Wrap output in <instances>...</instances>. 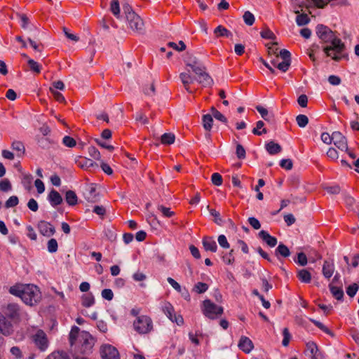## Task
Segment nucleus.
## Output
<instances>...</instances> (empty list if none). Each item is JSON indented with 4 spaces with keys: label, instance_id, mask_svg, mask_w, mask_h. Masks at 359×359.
I'll return each instance as SVG.
<instances>
[{
    "label": "nucleus",
    "instance_id": "c756f323",
    "mask_svg": "<svg viewBox=\"0 0 359 359\" xmlns=\"http://www.w3.org/2000/svg\"><path fill=\"white\" fill-rule=\"evenodd\" d=\"M202 125L203 128L207 131L210 132L212 128L213 118L210 114H205L202 116Z\"/></svg>",
    "mask_w": 359,
    "mask_h": 359
},
{
    "label": "nucleus",
    "instance_id": "aec40b11",
    "mask_svg": "<svg viewBox=\"0 0 359 359\" xmlns=\"http://www.w3.org/2000/svg\"><path fill=\"white\" fill-rule=\"evenodd\" d=\"M47 198H48V201H49L50 204L53 207H55L57 205H60L63 201L60 193L55 189H52L49 192Z\"/></svg>",
    "mask_w": 359,
    "mask_h": 359
},
{
    "label": "nucleus",
    "instance_id": "5fc2aeb1",
    "mask_svg": "<svg viewBox=\"0 0 359 359\" xmlns=\"http://www.w3.org/2000/svg\"><path fill=\"white\" fill-rule=\"evenodd\" d=\"M88 154L90 155V156L92 157L93 158H94L95 160H100L101 159L100 153L96 147H95L93 146H90L88 147Z\"/></svg>",
    "mask_w": 359,
    "mask_h": 359
},
{
    "label": "nucleus",
    "instance_id": "393cba45",
    "mask_svg": "<svg viewBox=\"0 0 359 359\" xmlns=\"http://www.w3.org/2000/svg\"><path fill=\"white\" fill-rule=\"evenodd\" d=\"M265 148L268 153L271 155H275L280 153L282 150L280 145L273 141H270L265 145Z\"/></svg>",
    "mask_w": 359,
    "mask_h": 359
},
{
    "label": "nucleus",
    "instance_id": "f8f14e48",
    "mask_svg": "<svg viewBox=\"0 0 359 359\" xmlns=\"http://www.w3.org/2000/svg\"><path fill=\"white\" fill-rule=\"evenodd\" d=\"M34 341L36 346L41 350L45 351L48 346L46 334L42 330H39L34 336Z\"/></svg>",
    "mask_w": 359,
    "mask_h": 359
},
{
    "label": "nucleus",
    "instance_id": "338daca9",
    "mask_svg": "<svg viewBox=\"0 0 359 359\" xmlns=\"http://www.w3.org/2000/svg\"><path fill=\"white\" fill-rule=\"evenodd\" d=\"M280 165L287 170H290L292 168L293 163L291 159H282L280 162Z\"/></svg>",
    "mask_w": 359,
    "mask_h": 359
},
{
    "label": "nucleus",
    "instance_id": "b1692460",
    "mask_svg": "<svg viewBox=\"0 0 359 359\" xmlns=\"http://www.w3.org/2000/svg\"><path fill=\"white\" fill-rule=\"evenodd\" d=\"M328 287L331 294L337 300H343L344 293L341 287L334 286L332 283H330Z\"/></svg>",
    "mask_w": 359,
    "mask_h": 359
},
{
    "label": "nucleus",
    "instance_id": "4d7b16f0",
    "mask_svg": "<svg viewBox=\"0 0 359 359\" xmlns=\"http://www.w3.org/2000/svg\"><path fill=\"white\" fill-rule=\"evenodd\" d=\"M10 353L14 359H21L23 357L22 352L18 346H13L10 349Z\"/></svg>",
    "mask_w": 359,
    "mask_h": 359
},
{
    "label": "nucleus",
    "instance_id": "69168bd1",
    "mask_svg": "<svg viewBox=\"0 0 359 359\" xmlns=\"http://www.w3.org/2000/svg\"><path fill=\"white\" fill-rule=\"evenodd\" d=\"M218 243L224 249H229L230 248V245L226 239V237L224 235H219L217 238Z\"/></svg>",
    "mask_w": 359,
    "mask_h": 359
},
{
    "label": "nucleus",
    "instance_id": "f257e3e1",
    "mask_svg": "<svg viewBox=\"0 0 359 359\" xmlns=\"http://www.w3.org/2000/svg\"><path fill=\"white\" fill-rule=\"evenodd\" d=\"M316 32L318 38L324 43H330L331 46L323 48L327 56H331L330 51L335 52L332 59L339 61L344 55L342 54L345 49V45L341 40L337 38L334 33L327 26L319 24L316 27Z\"/></svg>",
    "mask_w": 359,
    "mask_h": 359
},
{
    "label": "nucleus",
    "instance_id": "2eb2a0df",
    "mask_svg": "<svg viewBox=\"0 0 359 359\" xmlns=\"http://www.w3.org/2000/svg\"><path fill=\"white\" fill-rule=\"evenodd\" d=\"M5 314L12 320H18L20 317V309L19 305L11 303L5 308Z\"/></svg>",
    "mask_w": 359,
    "mask_h": 359
},
{
    "label": "nucleus",
    "instance_id": "e2e57ef3",
    "mask_svg": "<svg viewBox=\"0 0 359 359\" xmlns=\"http://www.w3.org/2000/svg\"><path fill=\"white\" fill-rule=\"evenodd\" d=\"M168 46L177 51H182L186 49V45L182 41H179V46L175 42H169Z\"/></svg>",
    "mask_w": 359,
    "mask_h": 359
},
{
    "label": "nucleus",
    "instance_id": "7c9ffc66",
    "mask_svg": "<svg viewBox=\"0 0 359 359\" xmlns=\"http://www.w3.org/2000/svg\"><path fill=\"white\" fill-rule=\"evenodd\" d=\"M297 277L299 280L304 283H309L311 280V273L307 269H300L297 272Z\"/></svg>",
    "mask_w": 359,
    "mask_h": 359
},
{
    "label": "nucleus",
    "instance_id": "2f4dec72",
    "mask_svg": "<svg viewBox=\"0 0 359 359\" xmlns=\"http://www.w3.org/2000/svg\"><path fill=\"white\" fill-rule=\"evenodd\" d=\"M79 166L83 169H97L98 164L93 160L85 158L82 161L79 162Z\"/></svg>",
    "mask_w": 359,
    "mask_h": 359
},
{
    "label": "nucleus",
    "instance_id": "cd10ccee",
    "mask_svg": "<svg viewBox=\"0 0 359 359\" xmlns=\"http://www.w3.org/2000/svg\"><path fill=\"white\" fill-rule=\"evenodd\" d=\"M17 15L19 17L20 20L21 27L24 29L28 30L29 32L36 30V28L34 26L29 25V18L25 14L18 13Z\"/></svg>",
    "mask_w": 359,
    "mask_h": 359
},
{
    "label": "nucleus",
    "instance_id": "f03ea898",
    "mask_svg": "<svg viewBox=\"0 0 359 359\" xmlns=\"http://www.w3.org/2000/svg\"><path fill=\"white\" fill-rule=\"evenodd\" d=\"M9 292L20 297L25 304L31 306L36 305L41 299L39 288L33 284L12 286L9 289Z\"/></svg>",
    "mask_w": 359,
    "mask_h": 359
},
{
    "label": "nucleus",
    "instance_id": "4be33fe9",
    "mask_svg": "<svg viewBox=\"0 0 359 359\" xmlns=\"http://www.w3.org/2000/svg\"><path fill=\"white\" fill-rule=\"evenodd\" d=\"M202 244L206 251L215 252L217 250V245L215 241L212 237L205 236L202 240Z\"/></svg>",
    "mask_w": 359,
    "mask_h": 359
},
{
    "label": "nucleus",
    "instance_id": "a18cd8bd",
    "mask_svg": "<svg viewBox=\"0 0 359 359\" xmlns=\"http://www.w3.org/2000/svg\"><path fill=\"white\" fill-rule=\"evenodd\" d=\"M243 18L245 23L248 26L252 25L255 20L254 15L248 11L244 13Z\"/></svg>",
    "mask_w": 359,
    "mask_h": 359
},
{
    "label": "nucleus",
    "instance_id": "0e129e2a",
    "mask_svg": "<svg viewBox=\"0 0 359 359\" xmlns=\"http://www.w3.org/2000/svg\"><path fill=\"white\" fill-rule=\"evenodd\" d=\"M62 143L67 147L72 148L76 144L75 140L70 136H65L62 139Z\"/></svg>",
    "mask_w": 359,
    "mask_h": 359
},
{
    "label": "nucleus",
    "instance_id": "423d86ee",
    "mask_svg": "<svg viewBox=\"0 0 359 359\" xmlns=\"http://www.w3.org/2000/svg\"><path fill=\"white\" fill-rule=\"evenodd\" d=\"M162 311L165 315L173 323H176L177 325H181L184 323V319L182 316H176L175 313V309L172 305L168 302H164L161 306Z\"/></svg>",
    "mask_w": 359,
    "mask_h": 359
},
{
    "label": "nucleus",
    "instance_id": "c03bdc74",
    "mask_svg": "<svg viewBox=\"0 0 359 359\" xmlns=\"http://www.w3.org/2000/svg\"><path fill=\"white\" fill-rule=\"evenodd\" d=\"M47 249L50 253H55L57 251L58 244L55 238H50L47 243Z\"/></svg>",
    "mask_w": 359,
    "mask_h": 359
},
{
    "label": "nucleus",
    "instance_id": "774afa93",
    "mask_svg": "<svg viewBox=\"0 0 359 359\" xmlns=\"http://www.w3.org/2000/svg\"><path fill=\"white\" fill-rule=\"evenodd\" d=\"M290 65L291 61L283 60V62L277 64L276 67L283 72H285L288 70Z\"/></svg>",
    "mask_w": 359,
    "mask_h": 359
},
{
    "label": "nucleus",
    "instance_id": "39448f33",
    "mask_svg": "<svg viewBox=\"0 0 359 359\" xmlns=\"http://www.w3.org/2000/svg\"><path fill=\"white\" fill-rule=\"evenodd\" d=\"M81 348L79 351L84 355L89 354L94 345L92 336L88 332H83L79 336Z\"/></svg>",
    "mask_w": 359,
    "mask_h": 359
},
{
    "label": "nucleus",
    "instance_id": "412c9836",
    "mask_svg": "<svg viewBox=\"0 0 359 359\" xmlns=\"http://www.w3.org/2000/svg\"><path fill=\"white\" fill-rule=\"evenodd\" d=\"M334 271V265L333 260H325L323 263L322 269L323 276L327 279H330L332 276Z\"/></svg>",
    "mask_w": 359,
    "mask_h": 359
},
{
    "label": "nucleus",
    "instance_id": "473e14b6",
    "mask_svg": "<svg viewBox=\"0 0 359 359\" xmlns=\"http://www.w3.org/2000/svg\"><path fill=\"white\" fill-rule=\"evenodd\" d=\"M65 201L69 205L73 206L77 204L78 198L74 191L69 190L65 194Z\"/></svg>",
    "mask_w": 359,
    "mask_h": 359
},
{
    "label": "nucleus",
    "instance_id": "09e8293b",
    "mask_svg": "<svg viewBox=\"0 0 359 359\" xmlns=\"http://www.w3.org/2000/svg\"><path fill=\"white\" fill-rule=\"evenodd\" d=\"M45 359H69V358L66 353L57 351L52 353Z\"/></svg>",
    "mask_w": 359,
    "mask_h": 359
},
{
    "label": "nucleus",
    "instance_id": "603ef678",
    "mask_svg": "<svg viewBox=\"0 0 359 359\" xmlns=\"http://www.w3.org/2000/svg\"><path fill=\"white\" fill-rule=\"evenodd\" d=\"M310 320L323 332H324L331 336L334 335L333 333L325 325H324L321 322L314 320V319H312V318H310Z\"/></svg>",
    "mask_w": 359,
    "mask_h": 359
},
{
    "label": "nucleus",
    "instance_id": "c85d7f7f",
    "mask_svg": "<svg viewBox=\"0 0 359 359\" xmlns=\"http://www.w3.org/2000/svg\"><path fill=\"white\" fill-rule=\"evenodd\" d=\"M297 16L296 17V23L298 26L302 27L309 24L311 21L308 15L306 13L299 14V11H294Z\"/></svg>",
    "mask_w": 359,
    "mask_h": 359
},
{
    "label": "nucleus",
    "instance_id": "9d476101",
    "mask_svg": "<svg viewBox=\"0 0 359 359\" xmlns=\"http://www.w3.org/2000/svg\"><path fill=\"white\" fill-rule=\"evenodd\" d=\"M184 61L186 65L191 67L194 73H198L204 67L198 59L189 52L187 53Z\"/></svg>",
    "mask_w": 359,
    "mask_h": 359
},
{
    "label": "nucleus",
    "instance_id": "20e7f679",
    "mask_svg": "<svg viewBox=\"0 0 359 359\" xmlns=\"http://www.w3.org/2000/svg\"><path fill=\"white\" fill-rule=\"evenodd\" d=\"M133 327L139 334H147L153 329V322L147 316H140L133 323Z\"/></svg>",
    "mask_w": 359,
    "mask_h": 359
},
{
    "label": "nucleus",
    "instance_id": "bb28decb",
    "mask_svg": "<svg viewBox=\"0 0 359 359\" xmlns=\"http://www.w3.org/2000/svg\"><path fill=\"white\" fill-rule=\"evenodd\" d=\"M11 148L16 151L18 157H22L25 152V147L23 143L20 141H14L12 142Z\"/></svg>",
    "mask_w": 359,
    "mask_h": 359
},
{
    "label": "nucleus",
    "instance_id": "4468645a",
    "mask_svg": "<svg viewBox=\"0 0 359 359\" xmlns=\"http://www.w3.org/2000/svg\"><path fill=\"white\" fill-rule=\"evenodd\" d=\"M39 232L44 236L50 237L55 233V229L50 222L41 220L38 224Z\"/></svg>",
    "mask_w": 359,
    "mask_h": 359
},
{
    "label": "nucleus",
    "instance_id": "6e6552de",
    "mask_svg": "<svg viewBox=\"0 0 359 359\" xmlns=\"http://www.w3.org/2000/svg\"><path fill=\"white\" fill-rule=\"evenodd\" d=\"M85 199L89 203H97L100 200L101 196L97 191L95 185L90 184L84 187L83 192Z\"/></svg>",
    "mask_w": 359,
    "mask_h": 359
},
{
    "label": "nucleus",
    "instance_id": "5701e85b",
    "mask_svg": "<svg viewBox=\"0 0 359 359\" xmlns=\"http://www.w3.org/2000/svg\"><path fill=\"white\" fill-rule=\"evenodd\" d=\"M180 80H181L182 83H183L186 90L191 93V91L189 87V85L194 82V81L195 80V78L192 77L190 75L189 72H182L180 74Z\"/></svg>",
    "mask_w": 359,
    "mask_h": 359
},
{
    "label": "nucleus",
    "instance_id": "4c0bfd02",
    "mask_svg": "<svg viewBox=\"0 0 359 359\" xmlns=\"http://www.w3.org/2000/svg\"><path fill=\"white\" fill-rule=\"evenodd\" d=\"M79 328L76 326H73L69 333V343L71 346H73L76 342L77 338L79 339Z\"/></svg>",
    "mask_w": 359,
    "mask_h": 359
},
{
    "label": "nucleus",
    "instance_id": "de8ad7c7",
    "mask_svg": "<svg viewBox=\"0 0 359 359\" xmlns=\"http://www.w3.org/2000/svg\"><path fill=\"white\" fill-rule=\"evenodd\" d=\"M359 290V284L354 283L346 288V293L350 297H353Z\"/></svg>",
    "mask_w": 359,
    "mask_h": 359
},
{
    "label": "nucleus",
    "instance_id": "a211bd4d",
    "mask_svg": "<svg viewBox=\"0 0 359 359\" xmlns=\"http://www.w3.org/2000/svg\"><path fill=\"white\" fill-rule=\"evenodd\" d=\"M238 347L241 350L246 353H249L254 348L252 341L247 337H241L239 342Z\"/></svg>",
    "mask_w": 359,
    "mask_h": 359
},
{
    "label": "nucleus",
    "instance_id": "8fccbe9b",
    "mask_svg": "<svg viewBox=\"0 0 359 359\" xmlns=\"http://www.w3.org/2000/svg\"><path fill=\"white\" fill-rule=\"evenodd\" d=\"M222 259L226 264H233L235 259L233 257V250H231L228 253H226L222 256Z\"/></svg>",
    "mask_w": 359,
    "mask_h": 359
},
{
    "label": "nucleus",
    "instance_id": "052dcab7",
    "mask_svg": "<svg viewBox=\"0 0 359 359\" xmlns=\"http://www.w3.org/2000/svg\"><path fill=\"white\" fill-rule=\"evenodd\" d=\"M211 181L214 185L219 187L222 184V177L219 173L215 172L211 176Z\"/></svg>",
    "mask_w": 359,
    "mask_h": 359
},
{
    "label": "nucleus",
    "instance_id": "e433bc0d",
    "mask_svg": "<svg viewBox=\"0 0 359 359\" xmlns=\"http://www.w3.org/2000/svg\"><path fill=\"white\" fill-rule=\"evenodd\" d=\"M95 304V298L93 295L90 293L87 294H83L82 296V305L84 307H90Z\"/></svg>",
    "mask_w": 359,
    "mask_h": 359
},
{
    "label": "nucleus",
    "instance_id": "58836bf2",
    "mask_svg": "<svg viewBox=\"0 0 359 359\" xmlns=\"http://www.w3.org/2000/svg\"><path fill=\"white\" fill-rule=\"evenodd\" d=\"M343 198L346 207L350 210H353L355 204V199L346 193H343Z\"/></svg>",
    "mask_w": 359,
    "mask_h": 359
},
{
    "label": "nucleus",
    "instance_id": "49530a36",
    "mask_svg": "<svg viewBox=\"0 0 359 359\" xmlns=\"http://www.w3.org/2000/svg\"><path fill=\"white\" fill-rule=\"evenodd\" d=\"M157 209L165 217H171L175 215V212L172 211L170 208L165 207L163 205H158Z\"/></svg>",
    "mask_w": 359,
    "mask_h": 359
},
{
    "label": "nucleus",
    "instance_id": "ddd939ff",
    "mask_svg": "<svg viewBox=\"0 0 359 359\" xmlns=\"http://www.w3.org/2000/svg\"><path fill=\"white\" fill-rule=\"evenodd\" d=\"M0 332L4 336H9L13 332V324L0 312Z\"/></svg>",
    "mask_w": 359,
    "mask_h": 359
},
{
    "label": "nucleus",
    "instance_id": "37998d69",
    "mask_svg": "<svg viewBox=\"0 0 359 359\" xmlns=\"http://www.w3.org/2000/svg\"><path fill=\"white\" fill-rule=\"evenodd\" d=\"M296 121L298 126L303 128L309 123V118L304 114H299L297 116Z\"/></svg>",
    "mask_w": 359,
    "mask_h": 359
},
{
    "label": "nucleus",
    "instance_id": "6ab92c4d",
    "mask_svg": "<svg viewBox=\"0 0 359 359\" xmlns=\"http://www.w3.org/2000/svg\"><path fill=\"white\" fill-rule=\"evenodd\" d=\"M258 236L271 248L275 247L277 245V238L271 236L266 231H260L258 233Z\"/></svg>",
    "mask_w": 359,
    "mask_h": 359
},
{
    "label": "nucleus",
    "instance_id": "6e6d98bb",
    "mask_svg": "<svg viewBox=\"0 0 359 359\" xmlns=\"http://www.w3.org/2000/svg\"><path fill=\"white\" fill-rule=\"evenodd\" d=\"M19 203V199L16 196H11L5 203L6 208L15 207Z\"/></svg>",
    "mask_w": 359,
    "mask_h": 359
},
{
    "label": "nucleus",
    "instance_id": "bf43d9fd",
    "mask_svg": "<svg viewBox=\"0 0 359 359\" xmlns=\"http://www.w3.org/2000/svg\"><path fill=\"white\" fill-rule=\"evenodd\" d=\"M12 186L10 181L8 179H4L0 181V191L7 192L11 190Z\"/></svg>",
    "mask_w": 359,
    "mask_h": 359
},
{
    "label": "nucleus",
    "instance_id": "72a5a7b5",
    "mask_svg": "<svg viewBox=\"0 0 359 359\" xmlns=\"http://www.w3.org/2000/svg\"><path fill=\"white\" fill-rule=\"evenodd\" d=\"M38 144L44 149H49L54 142L48 137H41L38 139Z\"/></svg>",
    "mask_w": 359,
    "mask_h": 359
},
{
    "label": "nucleus",
    "instance_id": "dca6fc26",
    "mask_svg": "<svg viewBox=\"0 0 359 359\" xmlns=\"http://www.w3.org/2000/svg\"><path fill=\"white\" fill-rule=\"evenodd\" d=\"M205 68L203 67L201 68V71H199L198 73H195L197 76L195 79L202 86L207 87L211 86L213 83V80L210 76V75L205 72Z\"/></svg>",
    "mask_w": 359,
    "mask_h": 359
},
{
    "label": "nucleus",
    "instance_id": "79ce46f5",
    "mask_svg": "<svg viewBox=\"0 0 359 359\" xmlns=\"http://www.w3.org/2000/svg\"><path fill=\"white\" fill-rule=\"evenodd\" d=\"M208 210H209L210 214L214 217V222L217 225H222L223 223V219H222L220 214L218 211L215 209L210 208V206H207Z\"/></svg>",
    "mask_w": 359,
    "mask_h": 359
},
{
    "label": "nucleus",
    "instance_id": "ea45409f",
    "mask_svg": "<svg viewBox=\"0 0 359 359\" xmlns=\"http://www.w3.org/2000/svg\"><path fill=\"white\" fill-rule=\"evenodd\" d=\"M214 33L217 35V36H226L229 37L231 36V33L226 29L222 25L217 26L215 30Z\"/></svg>",
    "mask_w": 359,
    "mask_h": 359
},
{
    "label": "nucleus",
    "instance_id": "680f3d73",
    "mask_svg": "<svg viewBox=\"0 0 359 359\" xmlns=\"http://www.w3.org/2000/svg\"><path fill=\"white\" fill-rule=\"evenodd\" d=\"M283 339L282 341V344L283 346H287L291 339V334L289 332L288 328L285 327L283 330Z\"/></svg>",
    "mask_w": 359,
    "mask_h": 359
},
{
    "label": "nucleus",
    "instance_id": "3c124183",
    "mask_svg": "<svg viewBox=\"0 0 359 359\" xmlns=\"http://www.w3.org/2000/svg\"><path fill=\"white\" fill-rule=\"evenodd\" d=\"M294 261L302 266H306L308 262V259H307V257H306V254L302 252H299L297 254V259H294Z\"/></svg>",
    "mask_w": 359,
    "mask_h": 359
},
{
    "label": "nucleus",
    "instance_id": "9b49d317",
    "mask_svg": "<svg viewBox=\"0 0 359 359\" xmlns=\"http://www.w3.org/2000/svg\"><path fill=\"white\" fill-rule=\"evenodd\" d=\"M332 142L341 151H348L347 139L339 131L332 133Z\"/></svg>",
    "mask_w": 359,
    "mask_h": 359
},
{
    "label": "nucleus",
    "instance_id": "a19ab883",
    "mask_svg": "<svg viewBox=\"0 0 359 359\" xmlns=\"http://www.w3.org/2000/svg\"><path fill=\"white\" fill-rule=\"evenodd\" d=\"M110 11L116 18H120V6L118 0H112L110 5Z\"/></svg>",
    "mask_w": 359,
    "mask_h": 359
},
{
    "label": "nucleus",
    "instance_id": "c9c22d12",
    "mask_svg": "<svg viewBox=\"0 0 359 359\" xmlns=\"http://www.w3.org/2000/svg\"><path fill=\"white\" fill-rule=\"evenodd\" d=\"M175 140V136L172 133H165L161 137V141L163 144H173Z\"/></svg>",
    "mask_w": 359,
    "mask_h": 359
},
{
    "label": "nucleus",
    "instance_id": "1a4fd4ad",
    "mask_svg": "<svg viewBox=\"0 0 359 359\" xmlns=\"http://www.w3.org/2000/svg\"><path fill=\"white\" fill-rule=\"evenodd\" d=\"M102 359H120L118 350L109 344L102 345L100 348Z\"/></svg>",
    "mask_w": 359,
    "mask_h": 359
},
{
    "label": "nucleus",
    "instance_id": "a878e982",
    "mask_svg": "<svg viewBox=\"0 0 359 359\" xmlns=\"http://www.w3.org/2000/svg\"><path fill=\"white\" fill-rule=\"evenodd\" d=\"M276 256H281L283 257H288L290 255L289 248L283 243H280L275 250Z\"/></svg>",
    "mask_w": 359,
    "mask_h": 359
},
{
    "label": "nucleus",
    "instance_id": "13d9d810",
    "mask_svg": "<svg viewBox=\"0 0 359 359\" xmlns=\"http://www.w3.org/2000/svg\"><path fill=\"white\" fill-rule=\"evenodd\" d=\"M28 65L30 68V69L35 72V73H40L41 72V66L39 65L38 62L34 61L32 59H29L27 61Z\"/></svg>",
    "mask_w": 359,
    "mask_h": 359
},
{
    "label": "nucleus",
    "instance_id": "7ed1b4c3",
    "mask_svg": "<svg viewBox=\"0 0 359 359\" xmlns=\"http://www.w3.org/2000/svg\"><path fill=\"white\" fill-rule=\"evenodd\" d=\"M201 311L205 317L210 320H215L222 315L224 309L222 306L214 304L210 299H205L202 304Z\"/></svg>",
    "mask_w": 359,
    "mask_h": 359
},
{
    "label": "nucleus",
    "instance_id": "0eeeda50",
    "mask_svg": "<svg viewBox=\"0 0 359 359\" xmlns=\"http://www.w3.org/2000/svg\"><path fill=\"white\" fill-rule=\"evenodd\" d=\"M128 26L131 29L137 33L142 34L144 32V22L142 19L136 13L129 14L127 19Z\"/></svg>",
    "mask_w": 359,
    "mask_h": 359
},
{
    "label": "nucleus",
    "instance_id": "f3484780",
    "mask_svg": "<svg viewBox=\"0 0 359 359\" xmlns=\"http://www.w3.org/2000/svg\"><path fill=\"white\" fill-rule=\"evenodd\" d=\"M306 348L311 354V359H324L323 354L313 341L307 342Z\"/></svg>",
    "mask_w": 359,
    "mask_h": 359
},
{
    "label": "nucleus",
    "instance_id": "864d4df0",
    "mask_svg": "<svg viewBox=\"0 0 359 359\" xmlns=\"http://www.w3.org/2000/svg\"><path fill=\"white\" fill-rule=\"evenodd\" d=\"M208 289V284L202 282L197 283L194 288V290L198 294H202L206 292Z\"/></svg>",
    "mask_w": 359,
    "mask_h": 359
},
{
    "label": "nucleus",
    "instance_id": "f704fd0d",
    "mask_svg": "<svg viewBox=\"0 0 359 359\" xmlns=\"http://www.w3.org/2000/svg\"><path fill=\"white\" fill-rule=\"evenodd\" d=\"M264 126V123L262 121H258L256 123V127L254 128L252 130V133L256 135H262V134H266L267 130Z\"/></svg>",
    "mask_w": 359,
    "mask_h": 359
}]
</instances>
